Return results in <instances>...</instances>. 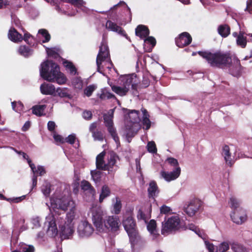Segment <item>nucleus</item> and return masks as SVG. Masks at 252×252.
Instances as JSON below:
<instances>
[{"label":"nucleus","instance_id":"5701e85b","mask_svg":"<svg viewBox=\"0 0 252 252\" xmlns=\"http://www.w3.org/2000/svg\"><path fill=\"white\" fill-rule=\"evenodd\" d=\"M81 188L84 191H86V193H89L91 196V200L94 199L95 195V189L92 187L91 185L87 181H84L81 183Z\"/></svg>","mask_w":252,"mask_h":252},{"label":"nucleus","instance_id":"09e8293b","mask_svg":"<svg viewBox=\"0 0 252 252\" xmlns=\"http://www.w3.org/2000/svg\"><path fill=\"white\" fill-rule=\"evenodd\" d=\"M121 6L123 7L127 11H130V8L127 6L126 4L124 1H121L118 4L114 5L113 7H111L110 9V10H109V11L110 10H113L117 9L118 7H121Z\"/></svg>","mask_w":252,"mask_h":252},{"label":"nucleus","instance_id":"79ce46f5","mask_svg":"<svg viewBox=\"0 0 252 252\" xmlns=\"http://www.w3.org/2000/svg\"><path fill=\"white\" fill-rule=\"evenodd\" d=\"M72 84L75 88L78 89H81L83 86V82L79 77L74 78L72 81Z\"/></svg>","mask_w":252,"mask_h":252},{"label":"nucleus","instance_id":"13d9d810","mask_svg":"<svg viewBox=\"0 0 252 252\" xmlns=\"http://www.w3.org/2000/svg\"><path fill=\"white\" fill-rule=\"evenodd\" d=\"M54 138L57 142L63 143L65 142V139L63 138L61 135L57 134H54Z\"/></svg>","mask_w":252,"mask_h":252},{"label":"nucleus","instance_id":"f8f14e48","mask_svg":"<svg viewBox=\"0 0 252 252\" xmlns=\"http://www.w3.org/2000/svg\"><path fill=\"white\" fill-rule=\"evenodd\" d=\"M45 227H47V233L48 235L51 237H55L58 232L57 225L55 222V219L52 214H49L46 217V220L44 223Z\"/></svg>","mask_w":252,"mask_h":252},{"label":"nucleus","instance_id":"6ab92c4d","mask_svg":"<svg viewBox=\"0 0 252 252\" xmlns=\"http://www.w3.org/2000/svg\"><path fill=\"white\" fill-rule=\"evenodd\" d=\"M41 93L45 95H53L56 96L55 94V87L51 84L46 83H44L41 85L40 87Z\"/></svg>","mask_w":252,"mask_h":252},{"label":"nucleus","instance_id":"3c124183","mask_svg":"<svg viewBox=\"0 0 252 252\" xmlns=\"http://www.w3.org/2000/svg\"><path fill=\"white\" fill-rule=\"evenodd\" d=\"M21 249L23 252H34V248L32 245L22 244L21 246Z\"/></svg>","mask_w":252,"mask_h":252},{"label":"nucleus","instance_id":"a18cd8bd","mask_svg":"<svg viewBox=\"0 0 252 252\" xmlns=\"http://www.w3.org/2000/svg\"><path fill=\"white\" fill-rule=\"evenodd\" d=\"M101 174V173L100 171L96 170L91 171L92 177L95 182H97L100 180Z\"/></svg>","mask_w":252,"mask_h":252},{"label":"nucleus","instance_id":"c756f323","mask_svg":"<svg viewBox=\"0 0 252 252\" xmlns=\"http://www.w3.org/2000/svg\"><path fill=\"white\" fill-rule=\"evenodd\" d=\"M156 226V222L154 220H151L147 226L148 230L153 235L154 238H156L157 235Z\"/></svg>","mask_w":252,"mask_h":252},{"label":"nucleus","instance_id":"a211bd4d","mask_svg":"<svg viewBox=\"0 0 252 252\" xmlns=\"http://www.w3.org/2000/svg\"><path fill=\"white\" fill-rule=\"evenodd\" d=\"M192 38L187 32L181 33L176 39V45L179 47H183L189 45L191 41Z\"/></svg>","mask_w":252,"mask_h":252},{"label":"nucleus","instance_id":"4d7b16f0","mask_svg":"<svg viewBox=\"0 0 252 252\" xmlns=\"http://www.w3.org/2000/svg\"><path fill=\"white\" fill-rule=\"evenodd\" d=\"M93 136L95 140H102L103 139V134L100 131H96L93 133Z\"/></svg>","mask_w":252,"mask_h":252},{"label":"nucleus","instance_id":"20e7f679","mask_svg":"<svg viewBox=\"0 0 252 252\" xmlns=\"http://www.w3.org/2000/svg\"><path fill=\"white\" fill-rule=\"evenodd\" d=\"M40 73L44 79L56 82L59 85L64 84L66 81L64 75L60 72L59 66L52 61H46L41 64Z\"/></svg>","mask_w":252,"mask_h":252},{"label":"nucleus","instance_id":"774afa93","mask_svg":"<svg viewBox=\"0 0 252 252\" xmlns=\"http://www.w3.org/2000/svg\"><path fill=\"white\" fill-rule=\"evenodd\" d=\"M30 126V122H27L24 124V126L22 127V130L23 131L27 130Z\"/></svg>","mask_w":252,"mask_h":252},{"label":"nucleus","instance_id":"bb28decb","mask_svg":"<svg viewBox=\"0 0 252 252\" xmlns=\"http://www.w3.org/2000/svg\"><path fill=\"white\" fill-rule=\"evenodd\" d=\"M56 95H58L61 97H70L69 90L66 88H58L55 89Z\"/></svg>","mask_w":252,"mask_h":252},{"label":"nucleus","instance_id":"c9c22d12","mask_svg":"<svg viewBox=\"0 0 252 252\" xmlns=\"http://www.w3.org/2000/svg\"><path fill=\"white\" fill-rule=\"evenodd\" d=\"M142 112L143 114V124L146 126V129H148L151 126V122L149 119V115L146 109H142Z\"/></svg>","mask_w":252,"mask_h":252},{"label":"nucleus","instance_id":"9d476101","mask_svg":"<svg viewBox=\"0 0 252 252\" xmlns=\"http://www.w3.org/2000/svg\"><path fill=\"white\" fill-rule=\"evenodd\" d=\"M114 112V109L109 110L107 114L104 115L103 118L105 126L107 127L109 133L116 142L117 145L118 146L120 145L119 138L117 135L116 130L113 126V118Z\"/></svg>","mask_w":252,"mask_h":252},{"label":"nucleus","instance_id":"f3484780","mask_svg":"<svg viewBox=\"0 0 252 252\" xmlns=\"http://www.w3.org/2000/svg\"><path fill=\"white\" fill-rule=\"evenodd\" d=\"M181 168L177 167L172 172H168L161 171L160 175L161 178L164 179L167 182H170L176 179L180 175Z\"/></svg>","mask_w":252,"mask_h":252},{"label":"nucleus","instance_id":"39448f33","mask_svg":"<svg viewBox=\"0 0 252 252\" xmlns=\"http://www.w3.org/2000/svg\"><path fill=\"white\" fill-rule=\"evenodd\" d=\"M119 160L118 156L113 151H103L96 158V165L97 169L112 171L118 167Z\"/></svg>","mask_w":252,"mask_h":252},{"label":"nucleus","instance_id":"0eeeda50","mask_svg":"<svg viewBox=\"0 0 252 252\" xmlns=\"http://www.w3.org/2000/svg\"><path fill=\"white\" fill-rule=\"evenodd\" d=\"M123 85L121 86H112V91L120 96L126 94L130 88L137 90L138 81L135 76H127L122 80Z\"/></svg>","mask_w":252,"mask_h":252},{"label":"nucleus","instance_id":"dca6fc26","mask_svg":"<svg viewBox=\"0 0 252 252\" xmlns=\"http://www.w3.org/2000/svg\"><path fill=\"white\" fill-rule=\"evenodd\" d=\"M201 204V201L198 199L191 200L185 208L186 213L189 216H193L199 210Z\"/></svg>","mask_w":252,"mask_h":252},{"label":"nucleus","instance_id":"f704fd0d","mask_svg":"<svg viewBox=\"0 0 252 252\" xmlns=\"http://www.w3.org/2000/svg\"><path fill=\"white\" fill-rule=\"evenodd\" d=\"M229 151V147L226 145L224 146L223 148L222 155L224 156L226 163L231 165L232 163Z\"/></svg>","mask_w":252,"mask_h":252},{"label":"nucleus","instance_id":"6e6552de","mask_svg":"<svg viewBox=\"0 0 252 252\" xmlns=\"http://www.w3.org/2000/svg\"><path fill=\"white\" fill-rule=\"evenodd\" d=\"M123 224L129 236L132 247H134L140 241V238L136 231L135 223L132 216L131 215L126 216L123 221Z\"/></svg>","mask_w":252,"mask_h":252},{"label":"nucleus","instance_id":"49530a36","mask_svg":"<svg viewBox=\"0 0 252 252\" xmlns=\"http://www.w3.org/2000/svg\"><path fill=\"white\" fill-rule=\"evenodd\" d=\"M99 97L101 99H110L112 98H115V95L113 94L112 93L106 91L104 90L102 91L101 94L100 95Z\"/></svg>","mask_w":252,"mask_h":252},{"label":"nucleus","instance_id":"bf43d9fd","mask_svg":"<svg viewBox=\"0 0 252 252\" xmlns=\"http://www.w3.org/2000/svg\"><path fill=\"white\" fill-rule=\"evenodd\" d=\"M83 117L86 120H90L92 117V113L90 111H84L83 113Z\"/></svg>","mask_w":252,"mask_h":252},{"label":"nucleus","instance_id":"72a5a7b5","mask_svg":"<svg viewBox=\"0 0 252 252\" xmlns=\"http://www.w3.org/2000/svg\"><path fill=\"white\" fill-rule=\"evenodd\" d=\"M38 34L39 38H43L42 42L43 43L48 42L50 39V35L46 30H39Z\"/></svg>","mask_w":252,"mask_h":252},{"label":"nucleus","instance_id":"8fccbe9b","mask_svg":"<svg viewBox=\"0 0 252 252\" xmlns=\"http://www.w3.org/2000/svg\"><path fill=\"white\" fill-rule=\"evenodd\" d=\"M50 187V184L47 183L42 187V192L45 196H48L50 194L51 192Z\"/></svg>","mask_w":252,"mask_h":252},{"label":"nucleus","instance_id":"69168bd1","mask_svg":"<svg viewBox=\"0 0 252 252\" xmlns=\"http://www.w3.org/2000/svg\"><path fill=\"white\" fill-rule=\"evenodd\" d=\"M246 10H248L250 13L252 12V0H250V1H247Z\"/></svg>","mask_w":252,"mask_h":252},{"label":"nucleus","instance_id":"680f3d73","mask_svg":"<svg viewBox=\"0 0 252 252\" xmlns=\"http://www.w3.org/2000/svg\"><path fill=\"white\" fill-rule=\"evenodd\" d=\"M56 126V124L53 121H49L47 124L48 129L50 131H53L54 130Z\"/></svg>","mask_w":252,"mask_h":252},{"label":"nucleus","instance_id":"0e129e2a","mask_svg":"<svg viewBox=\"0 0 252 252\" xmlns=\"http://www.w3.org/2000/svg\"><path fill=\"white\" fill-rule=\"evenodd\" d=\"M64 66L68 70H69L72 66H73L72 63L67 61H65L63 62Z\"/></svg>","mask_w":252,"mask_h":252},{"label":"nucleus","instance_id":"4468645a","mask_svg":"<svg viewBox=\"0 0 252 252\" xmlns=\"http://www.w3.org/2000/svg\"><path fill=\"white\" fill-rule=\"evenodd\" d=\"M205 245L209 252H227L230 248L228 241H223L220 243L218 247H215L212 243L205 241Z\"/></svg>","mask_w":252,"mask_h":252},{"label":"nucleus","instance_id":"052dcab7","mask_svg":"<svg viewBox=\"0 0 252 252\" xmlns=\"http://www.w3.org/2000/svg\"><path fill=\"white\" fill-rule=\"evenodd\" d=\"M25 196H22L19 197L14 198H7V200L10 202H13L14 203H18L21 201L25 198Z\"/></svg>","mask_w":252,"mask_h":252},{"label":"nucleus","instance_id":"4c0bfd02","mask_svg":"<svg viewBox=\"0 0 252 252\" xmlns=\"http://www.w3.org/2000/svg\"><path fill=\"white\" fill-rule=\"evenodd\" d=\"M229 204L231 208L235 210L239 209L240 201L235 197H231L230 198Z\"/></svg>","mask_w":252,"mask_h":252},{"label":"nucleus","instance_id":"4be33fe9","mask_svg":"<svg viewBox=\"0 0 252 252\" xmlns=\"http://www.w3.org/2000/svg\"><path fill=\"white\" fill-rule=\"evenodd\" d=\"M149 30L147 27L144 25H139L135 29L136 36L141 39H144L149 34Z\"/></svg>","mask_w":252,"mask_h":252},{"label":"nucleus","instance_id":"cd10ccee","mask_svg":"<svg viewBox=\"0 0 252 252\" xmlns=\"http://www.w3.org/2000/svg\"><path fill=\"white\" fill-rule=\"evenodd\" d=\"M18 53L24 57H28L32 55V51L25 45H21L18 49Z\"/></svg>","mask_w":252,"mask_h":252},{"label":"nucleus","instance_id":"412c9836","mask_svg":"<svg viewBox=\"0 0 252 252\" xmlns=\"http://www.w3.org/2000/svg\"><path fill=\"white\" fill-rule=\"evenodd\" d=\"M8 37L10 40L16 43L21 42L23 40L22 35L13 28H11L9 30Z\"/></svg>","mask_w":252,"mask_h":252},{"label":"nucleus","instance_id":"2f4dec72","mask_svg":"<svg viewBox=\"0 0 252 252\" xmlns=\"http://www.w3.org/2000/svg\"><path fill=\"white\" fill-rule=\"evenodd\" d=\"M110 194V190L107 186H103L102 187L101 192L99 196V201L100 203L102 202L103 200L109 196Z\"/></svg>","mask_w":252,"mask_h":252},{"label":"nucleus","instance_id":"423d86ee","mask_svg":"<svg viewBox=\"0 0 252 252\" xmlns=\"http://www.w3.org/2000/svg\"><path fill=\"white\" fill-rule=\"evenodd\" d=\"M127 111L125 116V121L126 124V136L128 142H130L129 138L133 137L140 128V119L138 111L127 110Z\"/></svg>","mask_w":252,"mask_h":252},{"label":"nucleus","instance_id":"7c9ffc66","mask_svg":"<svg viewBox=\"0 0 252 252\" xmlns=\"http://www.w3.org/2000/svg\"><path fill=\"white\" fill-rule=\"evenodd\" d=\"M46 107L45 105H35L32 107V113L36 116H41L43 115Z\"/></svg>","mask_w":252,"mask_h":252},{"label":"nucleus","instance_id":"e433bc0d","mask_svg":"<svg viewBox=\"0 0 252 252\" xmlns=\"http://www.w3.org/2000/svg\"><path fill=\"white\" fill-rule=\"evenodd\" d=\"M15 152L18 153V154L22 155L23 156V158L26 159L27 160L28 163L29 164V166H30L32 172L35 173L34 171V168H35V165L34 164L32 163L31 160L29 158L28 156L25 153L22 152H19L17 150H15Z\"/></svg>","mask_w":252,"mask_h":252},{"label":"nucleus","instance_id":"9b49d317","mask_svg":"<svg viewBox=\"0 0 252 252\" xmlns=\"http://www.w3.org/2000/svg\"><path fill=\"white\" fill-rule=\"evenodd\" d=\"M94 229L86 220H81L78 224L77 233L80 237L88 238L94 233Z\"/></svg>","mask_w":252,"mask_h":252},{"label":"nucleus","instance_id":"f03ea898","mask_svg":"<svg viewBox=\"0 0 252 252\" xmlns=\"http://www.w3.org/2000/svg\"><path fill=\"white\" fill-rule=\"evenodd\" d=\"M90 214L92 221L98 233H115L119 231L121 222L117 216H106L101 208L97 205L92 206Z\"/></svg>","mask_w":252,"mask_h":252},{"label":"nucleus","instance_id":"ea45409f","mask_svg":"<svg viewBox=\"0 0 252 252\" xmlns=\"http://www.w3.org/2000/svg\"><path fill=\"white\" fill-rule=\"evenodd\" d=\"M96 89V86L94 85H91L87 87L84 91V94L88 97L90 96L92 93Z\"/></svg>","mask_w":252,"mask_h":252},{"label":"nucleus","instance_id":"e2e57ef3","mask_svg":"<svg viewBox=\"0 0 252 252\" xmlns=\"http://www.w3.org/2000/svg\"><path fill=\"white\" fill-rule=\"evenodd\" d=\"M137 218L138 220H143L145 223L146 222L145 215L141 211H139L138 212V213L137 214Z\"/></svg>","mask_w":252,"mask_h":252},{"label":"nucleus","instance_id":"a19ab883","mask_svg":"<svg viewBox=\"0 0 252 252\" xmlns=\"http://www.w3.org/2000/svg\"><path fill=\"white\" fill-rule=\"evenodd\" d=\"M160 214H164L166 215H171L173 214L172 209L169 206L165 205L161 206L160 208Z\"/></svg>","mask_w":252,"mask_h":252},{"label":"nucleus","instance_id":"5fc2aeb1","mask_svg":"<svg viewBox=\"0 0 252 252\" xmlns=\"http://www.w3.org/2000/svg\"><path fill=\"white\" fill-rule=\"evenodd\" d=\"M40 219L39 217H35L32 219V223L33 227L38 228L40 226Z\"/></svg>","mask_w":252,"mask_h":252},{"label":"nucleus","instance_id":"1a4fd4ad","mask_svg":"<svg viewBox=\"0 0 252 252\" xmlns=\"http://www.w3.org/2000/svg\"><path fill=\"white\" fill-rule=\"evenodd\" d=\"M180 227V220L178 216H173L162 222L161 232L162 235H167L172 231L178 230Z\"/></svg>","mask_w":252,"mask_h":252},{"label":"nucleus","instance_id":"6e6d98bb","mask_svg":"<svg viewBox=\"0 0 252 252\" xmlns=\"http://www.w3.org/2000/svg\"><path fill=\"white\" fill-rule=\"evenodd\" d=\"M76 139L75 135L74 134L69 135L65 139V142H67L70 144H73Z\"/></svg>","mask_w":252,"mask_h":252},{"label":"nucleus","instance_id":"7ed1b4c3","mask_svg":"<svg viewBox=\"0 0 252 252\" xmlns=\"http://www.w3.org/2000/svg\"><path fill=\"white\" fill-rule=\"evenodd\" d=\"M200 56L205 59L212 66L219 67H228L231 74L237 76L241 71L240 62L235 56L231 57L228 53L218 51L214 53L199 51Z\"/></svg>","mask_w":252,"mask_h":252},{"label":"nucleus","instance_id":"603ef678","mask_svg":"<svg viewBox=\"0 0 252 252\" xmlns=\"http://www.w3.org/2000/svg\"><path fill=\"white\" fill-rule=\"evenodd\" d=\"M166 161H167L168 163L171 166L175 167V168L177 167H179L178 160L173 158H167L166 159Z\"/></svg>","mask_w":252,"mask_h":252},{"label":"nucleus","instance_id":"473e14b6","mask_svg":"<svg viewBox=\"0 0 252 252\" xmlns=\"http://www.w3.org/2000/svg\"><path fill=\"white\" fill-rule=\"evenodd\" d=\"M230 28L226 25H220L218 28V32L222 37H227L230 33Z\"/></svg>","mask_w":252,"mask_h":252},{"label":"nucleus","instance_id":"aec40b11","mask_svg":"<svg viewBox=\"0 0 252 252\" xmlns=\"http://www.w3.org/2000/svg\"><path fill=\"white\" fill-rule=\"evenodd\" d=\"M106 28L109 31L117 32L121 35H125V32L122 30V28L117 25V24L108 20L106 23Z\"/></svg>","mask_w":252,"mask_h":252},{"label":"nucleus","instance_id":"c85d7f7f","mask_svg":"<svg viewBox=\"0 0 252 252\" xmlns=\"http://www.w3.org/2000/svg\"><path fill=\"white\" fill-rule=\"evenodd\" d=\"M247 43V38L244 36V32L240 31L239 33L237 38L236 39V43L237 45L242 48H245Z\"/></svg>","mask_w":252,"mask_h":252},{"label":"nucleus","instance_id":"f257e3e1","mask_svg":"<svg viewBox=\"0 0 252 252\" xmlns=\"http://www.w3.org/2000/svg\"><path fill=\"white\" fill-rule=\"evenodd\" d=\"M50 207L54 210L59 209L66 211L69 210V212L66 214L65 220L59 224L61 238L62 239H69L74 231L73 220L75 216L76 204L75 202L68 197L54 195L50 199Z\"/></svg>","mask_w":252,"mask_h":252},{"label":"nucleus","instance_id":"c03bdc74","mask_svg":"<svg viewBox=\"0 0 252 252\" xmlns=\"http://www.w3.org/2000/svg\"><path fill=\"white\" fill-rule=\"evenodd\" d=\"M147 148L148 152L150 153H156L157 152L156 145L154 141L149 142L147 145Z\"/></svg>","mask_w":252,"mask_h":252},{"label":"nucleus","instance_id":"ddd939ff","mask_svg":"<svg viewBox=\"0 0 252 252\" xmlns=\"http://www.w3.org/2000/svg\"><path fill=\"white\" fill-rule=\"evenodd\" d=\"M109 55L108 47L104 41H102L96 58L98 71L101 72L100 69L102 62L108 59Z\"/></svg>","mask_w":252,"mask_h":252},{"label":"nucleus","instance_id":"58836bf2","mask_svg":"<svg viewBox=\"0 0 252 252\" xmlns=\"http://www.w3.org/2000/svg\"><path fill=\"white\" fill-rule=\"evenodd\" d=\"M11 104L12 109L15 111L20 113L21 111H23L24 105L21 102L14 101L11 103Z\"/></svg>","mask_w":252,"mask_h":252},{"label":"nucleus","instance_id":"393cba45","mask_svg":"<svg viewBox=\"0 0 252 252\" xmlns=\"http://www.w3.org/2000/svg\"><path fill=\"white\" fill-rule=\"evenodd\" d=\"M112 213L116 215L119 214L122 208V203L121 200L118 197H115L112 200Z\"/></svg>","mask_w":252,"mask_h":252},{"label":"nucleus","instance_id":"338daca9","mask_svg":"<svg viewBox=\"0 0 252 252\" xmlns=\"http://www.w3.org/2000/svg\"><path fill=\"white\" fill-rule=\"evenodd\" d=\"M31 37H32V35L30 33L26 32L24 34V38L23 37V39H24L28 43H29V39Z\"/></svg>","mask_w":252,"mask_h":252},{"label":"nucleus","instance_id":"864d4df0","mask_svg":"<svg viewBox=\"0 0 252 252\" xmlns=\"http://www.w3.org/2000/svg\"><path fill=\"white\" fill-rule=\"evenodd\" d=\"M34 171L35 173L33 172V175H36V174H38L40 176H42L46 173L44 167L42 166H38L37 170H36L35 168Z\"/></svg>","mask_w":252,"mask_h":252},{"label":"nucleus","instance_id":"37998d69","mask_svg":"<svg viewBox=\"0 0 252 252\" xmlns=\"http://www.w3.org/2000/svg\"><path fill=\"white\" fill-rule=\"evenodd\" d=\"M188 228L195 232V233L197 234L201 238H203V233L201 231H200L198 228L196 227L194 224H189L188 226Z\"/></svg>","mask_w":252,"mask_h":252},{"label":"nucleus","instance_id":"2eb2a0df","mask_svg":"<svg viewBox=\"0 0 252 252\" xmlns=\"http://www.w3.org/2000/svg\"><path fill=\"white\" fill-rule=\"evenodd\" d=\"M231 218L234 223L241 224L247 220V216L245 210L240 208L234 210Z\"/></svg>","mask_w":252,"mask_h":252},{"label":"nucleus","instance_id":"b1692460","mask_svg":"<svg viewBox=\"0 0 252 252\" xmlns=\"http://www.w3.org/2000/svg\"><path fill=\"white\" fill-rule=\"evenodd\" d=\"M144 48L147 52L152 51V48L156 45V40L153 36H149L144 38Z\"/></svg>","mask_w":252,"mask_h":252},{"label":"nucleus","instance_id":"de8ad7c7","mask_svg":"<svg viewBox=\"0 0 252 252\" xmlns=\"http://www.w3.org/2000/svg\"><path fill=\"white\" fill-rule=\"evenodd\" d=\"M231 249L233 252H247L245 248L238 244H233Z\"/></svg>","mask_w":252,"mask_h":252},{"label":"nucleus","instance_id":"a878e982","mask_svg":"<svg viewBox=\"0 0 252 252\" xmlns=\"http://www.w3.org/2000/svg\"><path fill=\"white\" fill-rule=\"evenodd\" d=\"M148 194L150 197H154L158 193V187L155 181H151L149 183V187L148 189Z\"/></svg>","mask_w":252,"mask_h":252}]
</instances>
